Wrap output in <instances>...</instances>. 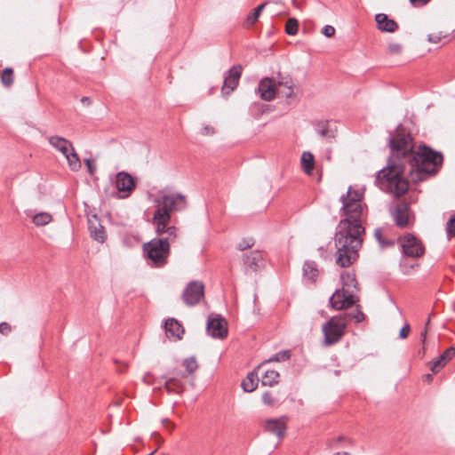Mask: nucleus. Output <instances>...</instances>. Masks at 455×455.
<instances>
[{"label":"nucleus","mask_w":455,"mask_h":455,"mask_svg":"<svg viewBox=\"0 0 455 455\" xmlns=\"http://www.w3.org/2000/svg\"><path fill=\"white\" fill-rule=\"evenodd\" d=\"M387 164L377 172L381 189L400 197L407 193L409 180L418 183L438 172L443 163L441 152L423 144L414 150L413 138L402 125L390 137Z\"/></svg>","instance_id":"obj_1"},{"label":"nucleus","mask_w":455,"mask_h":455,"mask_svg":"<svg viewBox=\"0 0 455 455\" xmlns=\"http://www.w3.org/2000/svg\"><path fill=\"white\" fill-rule=\"evenodd\" d=\"M340 201L341 211L346 218L339 222L335 234L336 264L340 267H347L357 259L358 251L363 244V221L367 208L363 204V194L351 188L346 195L340 196Z\"/></svg>","instance_id":"obj_2"},{"label":"nucleus","mask_w":455,"mask_h":455,"mask_svg":"<svg viewBox=\"0 0 455 455\" xmlns=\"http://www.w3.org/2000/svg\"><path fill=\"white\" fill-rule=\"evenodd\" d=\"M157 202V209L153 215V224L158 235L168 234L171 236L178 235V229L174 226H169L171 212L180 211L186 207V198L181 194L164 195Z\"/></svg>","instance_id":"obj_3"},{"label":"nucleus","mask_w":455,"mask_h":455,"mask_svg":"<svg viewBox=\"0 0 455 455\" xmlns=\"http://www.w3.org/2000/svg\"><path fill=\"white\" fill-rule=\"evenodd\" d=\"M163 238H154L143 244V251L148 259L155 267H160L167 263L170 255V242L174 241L177 236H171L165 234Z\"/></svg>","instance_id":"obj_4"},{"label":"nucleus","mask_w":455,"mask_h":455,"mask_svg":"<svg viewBox=\"0 0 455 455\" xmlns=\"http://www.w3.org/2000/svg\"><path fill=\"white\" fill-rule=\"evenodd\" d=\"M347 313H344L332 316L323 325V342L326 346L336 344L341 339L347 325Z\"/></svg>","instance_id":"obj_5"},{"label":"nucleus","mask_w":455,"mask_h":455,"mask_svg":"<svg viewBox=\"0 0 455 455\" xmlns=\"http://www.w3.org/2000/svg\"><path fill=\"white\" fill-rule=\"evenodd\" d=\"M400 244L402 253L408 258H420L425 254V246L422 242L412 234H407L401 237Z\"/></svg>","instance_id":"obj_6"},{"label":"nucleus","mask_w":455,"mask_h":455,"mask_svg":"<svg viewBox=\"0 0 455 455\" xmlns=\"http://www.w3.org/2000/svg\"><path fill=\"white\" fill-rule=\"evenodd\" d=\"M391 216L396 227L400 228H410L414 221V213L408 204L401 202L391 212Z\"/></svg>","instance_id":"obj_7"},{"label":"nucleus","mask_w":455,"mask_h":455,"mask_svg":"<svg viewBox=\"0 0 455 455\" xmlns=\"http://www.w3.org/2000/svg\"><path fill=\"white\" fill-rule=\"evenodd\" d=\"M204 296V285L200 281H191L184 289L182 299L186 305L194 307L197 305Z\"/></svg>","instance_id":"obj_8"},{"label":"nucleus","mask_w":455,"mask_h":455,"mask_svg":"<svg viewBox=\"0 0 455 455\" xmlns=\"http://www.w3.org/2000/svg\"><path fill=\"white\" fill-rule=\"evenodd\" d=\"M116 188L121 198H127L136 188L134 178L126 172H119L116 175Z\"/></svg>","instance_id":"obj_9"},{"label":"nucleus","mask_w":455,"mask_h":455,"mask_svg":"<svg viewBox=\"0 0 455 455\" xmlns=\"http://www.w3.org/2000/svg\"><path fill=\"white\" fill-rule=\"evenodd\" d=\"M208 334L213 338L224 339L228 335V323L221 315H210L207 321Z\"/></svg>","instance_id":"obj_10"},{"label":"nucleus","mask_w":455,"mask_h":455,"mask_svg":"<svg viewBox=\"0 0 455 455\" xmlns=\"http://www.w3.org/2000/svg\"><path fill=\"white\" fill-rule=\"evenodd\" d=\"M355 300L354 295L347 289L337 290L330 298V304L336 310H342L352 307Z\"/></svg>","instance_id":"obj_11"},{"label":"nucleus","mask_w":455,"mask_h":455,"mask_svg":"<svg viewBox=\"0 0 455 455\" xmlns=\"http://www.w3.org/2000/svg\"><path fill=\"white\" fill-rule=\"evenodd\" d=\"M243 262L246 272H258L264 268L266 257L261 251H251L243 255Z\"/></svg>","instance_id":"obj_12"},{"label":"nucleus","mask_w":455,"mask_h":455,"mask_svg":"<svg viewBox=\"0 0 455 455\" xmlns=\"http://www.w3.org/2000/svg\"><path fill=\"white\" fill-rule=\"evenodd\" d=\"M243 67L241 65L233 66L224 77L221 92L223 95H229L238 85L242 76Z\"/></svg>","instance_id":"obj_13"},{"label":"nucleus","mask_w":455,"mask_h":455,"mask_svg":"<svg viewBox=\"0 0 455 455\" xmlns=\"http://www.w3.org/2000/svg\"><path fill=\"white\" fill-rule=\"evenodd\" d=\"M258 92L263 100H273L276 95L275 80L269 77L261 79L258 86Z\"/></svg>","instance_id":"obj_14"},{"label":"nucleus","mask_w":455,"mask_h":455,"mask_svg":"<svg viewBox=\"0 0 455 455\" xmlns=\"http://www.w3.org/2000/svg\"><path fill=\"white\" fill-rule=\"evenodd\" d=\"M88 228L91 236L97 242L103 243L107 239L105 228L101 225L96 214L88 218Z\"/></svg>","instance_id":"obj_15"},{"label":"nucleus","mask_w":455,"mask_h":455,"mask_svg":"<svg viewBox=\"0 0 455 455\" xmlns=\"http://www.w3.org/2000/svg\"><path fill=\"white\" fill-rule=\"evenodd\" d=\"M264 364L265 363L259 364L252 371L249 372L247 376L243 379L241 386L245 392H252L258 387L259 381V374L261 371Z\"/></svg>","instance_id":"obj_16"},{"label":"nucleus","mask_w":455,"mask_h":455,"mask_svg":"<svg viewBox=\"0 0 455 455\" xmlns=\"http://www.w3.org/2000/svg\"><path fill=\"white\" fill-rule=\"evenodd\" d=\"M266 429L275 435L279 439L285 435L286 421L285 418L282 417L275 419H268L266 421Z\"/></svg>","instance_id":"obj_17"},{"label":"nucleus","mask_w":455,"mask_h":455,"mask_svg":"<svg viewBox=\"0 0 455 455\" xmlns=\"http://www.w3.org/2000/svg\"><path fill=\"white\" fill-rule=\"evenodd\" d=\"M455 355V347H451L447 348L440 356L430 363V370L433 373H437L443 369L446 363L452 359Z\"/></svg>","instance_id":"obj_18"},{"label":"nucleus","mask_w":455,"mask_h":455,"mask_svg":"<svg viewBox=\"0 0 455 455\" xmlns=\"http://www.w3.org/2000/svg\"><path fill=\"white\" fill-rule=\"evenodd\" d=\"M164 329L167 337L174 339H180L184 334L183 326L174 318L166 320Z\"/></svg>","instance_id":"obj_19"},{"label":"nucleus","mask_w":455,"mask_h":455,"mask_svg":"<svg viewBox=\"0 0 455 455\" xmlns=\"http://www.w3.org/2000/svg\"><path fill=\"white\" fill-rule=\"evenodd\" d=\"M378 28L384 32L393 33L398 29V24L395 20L389 19L385 13H379L375 16Z\"/></svg>","instance_id":"obj_20"},{"label":"nucleus","mask_w":455,"mask_h":455,"mask_svg":"<svg viewBox=\"0 0 455 455\" xmlns=\"http://www.w3.org/2000/svg\"><path fill=\"white\" fill-rule=\"evenodd\" d=\"M49 143L55 149L63 154V156L68 154V151L73 148L72 143L60 136H51L49 138Z\"/></svg>","instance_id":"obj_21"},{"label":"nucleus","mask_w":455,"mask_h":455,"mask_svg":"<svg viewBox=\"0 0 455 455\" xmlns=\"http://www.w3.org/2000/svg\"><path fill=\"white\" fill-rule=\"evenodd\" d=\"M275 83L276 86L278 85L280 87H285V90L283 92V93L286 98H291L294 95L293 81L289 75L283 76L281 73H278L277 82Z\"/></svg>","instance_id":"obj_22"},{"label":"nucleus","mask_w":455,"mask_h":455,"mask_svg":"<svg viewBox=\"0 0 455 455\" xmlns=\"http://www.w3.org/2000/svg\"><path fill=\"white\" fill-rule=\"evenodd\" d=\"M280 374L274 370H267L261 373L260 383L264 387H273L279 383Z\"/></svg>","instance_id":"obj_23"},{"label":"nucleus","mask_w":455,"mask_h":455,"mask_svg":"<svg viewBox=\"0 0 455 455\" xmlns=\"http://www.w3.org/2000/svg\"><path fill=\"white\" fill-rule=\"evenodd\" d=\"M301 168L307 175L312 174L315 167V157L312 153L305 151L300 158Z\"/></svg>","instance_id":"obj_24"},{"label":"nucleus","mask_w":455,"mask_h":455,"mask_svg":"<svg viewBox=\"0 0 455 455\" xmlns=\"http://www.w3.org/2000/svg\"><path fill=\"white\" fill-rule=\"evenodd\" d=\"M315 130L317 133L323 138L327 139H334L335 138V131L329 128V121L322 120L318 121L315 124Z\"/></svg>","instance_id":"obj_25"},{"label":"nucleus","mask_w":455,"mask_h":455,"mask_svg":"<svg viewBox=\"0 0 455 455\" xmlns=\"http://www.w3.org/2000/svg\"><path fill=\"white\" fill-rule=\"evenodd\" d=\"M303 275L307 279L315 282L318 276L316 263L314 261H306L303 266Z\"/></svg>","instance_id":"obj_26"},{"label":"nucleus","mask_w":455,"mask_h":455,"mask_svg":"<svg viewBox=\"0 0 455 455\" xmlns=\"http://www.w3.org/2000/svg\"><path fill=\"white\" fill-rule=\"evenodd\" d=\"M68 161L69 168L73 172H77L81 168V161L76 154L74 147L68 151V154L64 156Z\"/></svg>","instance_id":"obj_27"},{"label":"nucleus","mask_w":455,"mask_h":455,"mask_svg":"<svg viewBox=\"0 0 455 455\" xmlns=\"http://www.w3.org/2000/svg\"><path fill=\"white\" fill-rule=\"evenodd\" d=\"M164 388L168 393H180L183 390V383L177 378H171L165 381Z\"/></svg>","instance_id":"obj_28"},{"label":"nucleus","mask_w":455,"mask_h":455,"mask_svg":"<svg viewBox=\"0 0 455 455\" xmlns=\"http://www.w3.org/2000/svg\"><path fill=\"white\" fill-rule=\"evenodd\" d=\"M1 83L5 87H10L14 82V72L12 68H5L0 74Z\"/></svg>","instance_id":"obj_29"},{"label":"nucleus","mask_w":455,"mask_h":455,"mask_svg":"<svg viewBox=\"0 0 455 455\" xmlns=\"http://www.w3.org/2000/svg\"><path fill=\"white\" fill-rule=\"evenodd\" d=\"M267 4V3H266V2L259 4L253 10V12L251 14L247 16V18L245 20L246 27L252 26L258 20L259 17L260 16L262 11L264 10V8L266 7Z\"/></svg>","instance_id":"obj_30"},{"label":"nucleus","mask_w":455,"mask_h":455,"mask_svg":"<svg viewBox=\"0 0 455 455\" xmlns=\"http://www.w3.org/2000/svg\"><path fill=\"white\" fill-rule=\"evenodd\" d=\"M374 237L381 247L391 246L395 243L394 240L386 237L383 228H376Z\"/></svg>","instance_id":"obj_31"},{"label":"nucleus","mask_w":455,"mask_h":455,"mask_svg":"<svg viewBox=\"0 0 455 455\" xmlns=\"http://www.w3.org/2000/svg\"><path fill=\"white\" fill-rule=\"evenodd\" d=\"M341 281L343 284L342 288L348 290L350 287H354L355 289L357 287V281L354 274L343 273L341 275Z\"/></svg>","instance_id":"obj_32"},{"label":"nucleus","mask_w":455,"mask_h":455,"mask_svg":"<svg viewBox=\"0 0 455 455\" xmlns=\"http://www.w3.org/2000/svg\"><path fill=\"white\" fill-rule=\"evenodd\" d=\"M299 21L295 18H290L285 24V32L289 36H295L298 33Z\"/></svg>","instance_id":"obj_33"},{"label":"nucleus","mask_w":455,"mask_h":455,"mask_svg":"<svg viewBox=\"0 0 455 455\" xmlns=\"http://www.w3.org/2000/svg\"><path fill=\"white\" fill-rule=\"evenodd\" d=\"M52 220L51 214L47 212H40L34 216L33 222L36 226H44Z\"/></svg>","instance_id":"obj_34"},{"label":"nucleus","mask_w":455,"mask_h":455,"mask_svg":"<svg viewBox=\"0 0 455 455\" xmlns=\"http://www.w3.org/2000/svg\"><path fill=\"white\" fill-rule=\"evenodd\" d=\"M182 365L185 367L188 374H192L198 369V364L195 357L184 359Z\"/></svg>","instance_id":"obj_35"},{"label":"nucleus","mask_w":455,"mask_h":455,"mask_svg":"<svg viewBox=\"0 0 455 455\" xmlns=\"http://www.w3.org/2000/svg\"><path fill=\"white\" fill-rule=\"evenodd\" d=\"M291 357V351L290 350H283L278 353H276L275 355H273L271 358H269L267 361L264 362H284L290 359Z\"/></svg>","instance_id":"obj_36"},{"label":"nucleus","mask_w":455,"mask_h":455,"mask_svg":"<svg viewBox=\"0 0 455 455\" xmlns=\"http://www.w3.org/2000/svg\"><path fill=\"white\" fill-rule=\"evenodd\" d=\"M446 37H448V34H444L442 31L432 32L427 35V41L429 43L438 44L442 41V39H445Z\"/></svg>","instance_id":"obj_37"},{"label":"nucleus","mask_w":455,"mask_h":455,"mask_svg":"<svg viewBox=\"0 0 455 455\" xmlns=\"http://www.w3.org/2000/svg\"><path fill=\"white\" fill-rule=\"evenodd\" d=\"M402 45L399 43L391 42L388 44L387 52L392 55H398L402 52Z\"/></svg>","instance_id":"obj_38"},{"label":"nucleus","mask_w":455,"mask_h":455,"mask_svg":"<svg viewBox=\"0 0 455 455\" xmlns=\"http://www.w3.org/2000/svg\"><path fill=\"white\" fill-rule=\"evenodd\" d=\"M446 233L448 236L455 235V213L449 219L446 224Z\"/></svg>","instance_id":"obj_39"},{"label":"nucleus","mask_w":455,"mask_h":455,"mask_svg":"<svg viewBox=\"0 0 455 455\" xmlns=\"http://www.w3.org/2000/svg\"><path fill=\"white\" fill-rule=\"evenodd\" d=\"M254 245V241L252 238H247V239H243L238 244H237V249L239 251H244V250H247V249H250L251 248L252 246Z\"/></svg>","instance_id":"obj_40"},{"label":"nucleus","mask_w":455,"mask_h":455,"mask_svg":"<svg viewBox=\"0 0 455 455\" xmlns=\"http://www.w3.org/2000/svg\"><path fill=\"white\" fill-rule=\"evenodd\" d=\"M347 315V318L354 319L355 323H361L365 319V315L360 310L359 306H357L355 313Z\"/></svg>","instance_id":"obj_41"},{"label":"nucleus","mask_w":455,"mask_h":455,"mask_svg":"<svg viewBox=\"0 0 455 455\" xmlns=\"http://www.w3.org/2000/svg\"><path fill=\"white\" fill-rule=\"evenodd\" d=\"M262 402L267 406H273L275 404V399L270 391H266L262 395Z\"/></svg>","instance_id":"obj_42"},{"label":"nucleus","mask_w":455,"mask_h":455,"mask_svg":"<svg viewBox=\"0 0 455 455\" xmlns=\"http://www.w3.org/2000/svg\"><path fill=\"white\" fill-rule=\"evenodd\" d=\"M84 164L88 169L89 173L91 175H93L97 169L95 161L91 158H86V159H84Z\"/></svg>","instance_id":"obj_43"},{"label":"nucleus","mask_w":455,"mask_h":455,"mask_svg":"<svg viewBox=\"0 0 455 455\" xmlns=\"http://www.w3.org/2000/svg\"><path fill=\"white\" fill-rule=\"evenodd\" d=\"M12 331V326L6 323L3 322L0 323V333L3 335H8Z\"/></svg>","instance_id":"obj_44"},{"label":"nucleus","mask_w":455,"mask_h":455,"mask_svg":"<svg viewBox=\"0 0 455 455\" xmlns=\"http://www.w3.org/2000/svg\"><path fill=\"white\" fill-rule=\"evenodd\" d=\"M323 34L327 37H331L335 34V28L334 27L331 25H326L323 28Z\"/></svg>","instance_id":"obj_45"},{"label":"nucleus","mask_w":455,"mask_h":455,"mask_svg":"<svg viewBox=\"0 0 455 455\" xmlns=\"http://www.w3.org/2000/svg\"><path fill=\"white\" fill-rule=\"evenodd\" d=\"M410 331H411V327L408 323H406L401 330H400V332H399V336L401 339H406L409 334H410Z\"/></svg>","instance_id":"obj_46"},{"label":"nucleus","mask_w":455,"mask_h":455,"mask_svg":"<svg viewBox=\"0 0 455 455\" xmlns=\"http://www.w3.org/2000/svg\"><path fill=\"white\" fill-rule=\"evenodd\" d=\"M201 133L205 136L212 135L214 133V128L206 125L202 128Z\"/></svg>","instance_id":"obj_47"},{"label":"nucleus","mask_w":455,"mask_h":455,"mask_svg":"<svg viewBox=\"0 0 455 455\" xmlns=\"http://www.w3.org/2000/svg\"><path fill=\"white\" fill-rule=\"evenodd\" d=\"M431 0H410L414 6H423L428 4Z\"/></svg>","instance_id":"obj_48"},{"label":"nucleus","mask_w":455,"mask_h":455,"mask_svg":"<svg viewBox=\"0 0 455 455\" xmlns=\"http://www.w3.org/2000/svg\"><path fill=\"white\" fill-rule=\"evenodd\" d=\"M326 445H327V447H328V448H330V449L336 447V445H337L336 439H335V438H331V439H329V440L326 442Z\"/></svg>","instance_id":"obj_49"},{"label":"nucleus","mask_w":455,"mask_h":455,"mask_svg":"<svg viewBox=\"0 0 455 455\" xmlns=\"http://www.w3.org/2000/svg\"><path fill=\"white\" fill-rule=\"evenodd\" d=\"M81 102L84 105H90L91 104V99L89 97H83L81 99Z\"/></svg>","instance_id":"obj_50"},{"label":"nucleus","mask_w":455,"mask_h":455,"mask_svg":"<svg viewBox=\"0 0 455 455\" xmlns=\"http://www.w3.org/2000/svg\"><path fill=\"white\" fill-rule=\"evenodd\" d=\"M152 436H153L154 438L157 439L159 443H162V442H163V439L159 436V435H158L156 432H154V433L152 434Z\"/></svg>","instance_id":"obj_51"},{"label":"nucleus","mask_w":455,"mask_h":455,"mask_svg":"<svg viewBox=\"0 0 455 455\" xmlns=\"http://www.w3.org/2000/svg\"><path fill=\"white\" fill-rule=\"evenodd\" d=\"M165 428L168 429L170 432H172L173 429L175 428V425L173 423H170Z\"/></svg>","instance_id":"obj_52"},{"label":"nucleus","mask_w":455,"mask_h":455,"mask_svg":"<svg viewBox=\"0 0 455 455\" xmlns=\"http://www.w3.org/2000/svg\"><path fill=\"white\" fill-rule=\"evenodd\" d=\"M170 423H171V422H170V420H169L168 419H164L162 420V424H163V426H164V427H167V426H168Z\"/></svg>","instance_id":"obj_53"},{"label":"nucleus","mask_w":455,"mask_h":455,"mask_svg":"<svg viewBox=\"0 0 455 455\" xmlns=\"http://www.w3.org/2000/svg\"><path fill=\"white\" fill-rule=\"evenodd\" d=\"M332 455H351L349 452H347V451H338V452H335L334 454Z\"/></svg>","instance_id":"obj_54"},{"label":"nucleus","mask_w":455,"mask_h":455,"mask_svg":"<svg viewBox=\"0 0 455 455\" xmlns=\"http://www.w3.org/2000/svg\"><path fill=\"white\" fill-rule=\"evenodd\" d=\"M337 444L344 440L343 435H339L338 437H335Z\"/></svg>","instance_id":"obj_55"},{"label":"nucleus","mask_w":455,"mask_h":455,"mask_svg":"<svg viewBox=\"0 0 455 455\" xmlns=\"http://www.w3.org/2000/svg\"><path fill=\"white\" fill-rule=\"evenodd\" d=\"M426 334H427V327L425 328V331L421 333L423 342H425V340H426Z\"/></svg>","instance_id":"obj_56"},{"label":"nucleus","mask_w":455,"mask_h":455,"mask_svg":"<svg viewBox=\"0 0 455 455\" xmlns=\"http://www.w3.org/2000/svg\"><path fill=\"white\" fill-rule=\"evenodd\" d=\"M425 378H426V379H427V381H432V379H433V376H432L431 374H427V375L425 376Z\"/></svg>","instance_id":"obj_57"},{"label":"nucleus","mask_w":455,"mask_h":455,"mask_svg":"<svg viewBox=\"0 0 455 455\" xmlns=\"http://www.w3.org/2000/svg\"><path fill=\"white\" fill-rule=\"evenodd\" d=\"M156 451V449L155 451H151V453L149 455L154 454Z\"/></svg>","instance_id":"obj_58"}]
</instances>
